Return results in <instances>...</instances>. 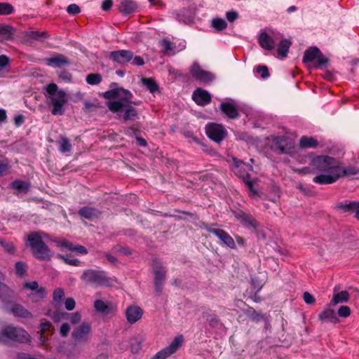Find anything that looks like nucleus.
<instances>
[{"label": "nucleus", "mask_w": 359, "mask_h": 359, "mask_svg": "<svg viewBox=\"0 0 359 359\" xmlns=\"http://www.w3.org/2000/svg\"><path fill=\"white\" fill-rule=\"evenodd\" d=\"M212 26L217 31H222L227 27V23L224 19L217 18L212 20Z\"/></svg>", "instance_id": "obj_43"}, {"label": "nucleus", "mask_w": 359, "mask_h": 359, "mask_svg": "<svg viewBox=\"0 0 359 359\" xmlns=\"http://www.w3.org/2000/svg\"><path fill=\"white\" fill-rule=\"evenodd\" d=\"M153 268L155 274V288L158 293H161L162 291L163 282L165 278L166 271L164 267L161 266V264L158 259H154L153 261Z\"/></svg>", "instance_id": "obj_11"}, {"label": "nucleus", "mask_w": 359, "mask_h": 359, "mask_svg": "<svg viewBox=\"0 0 359 359\" xmlns=\"http://www.w3.org/2000/svg\"><path fill=\"white\" fill-rule=\"evenodd\" d=\"M318 145L317 140L313 137L302 136L299 140V146L301 148H316Z\"/></svg>", "instance_id": "obj_29"}, {"label": "nucleus", "mask_w": 359, "mask_h": 359, "mask_svg": "<svg viewBox=\"0 0 359 359\" xmlns=\"http://www.w3.org/2000/svg\"><path fill=\"white\" fill-rule=\"evenodd\" d=\"M81 279L86 283L96 286H109L110 285V278L103 271L85 270L81 276Z\"/></svg>", "instance_id": "obj_6"}, {"label": "nucleus", "mask_w": 359, "mask_h": 359, "mask_svg": "<svg viewBox=\"0 0 359 359\" xmlns=\"http://www.w3.org/2000/svg\"><path fill=\"white\" fill-rule=\"evenodd\" d=\"M59 150L62 153L71 152L72 145L66 137H61L58 142Z\"/></svg>", "instance_id": "obj_36"}, {"label": "nucleus", "mask_w": 359, "mask_h": 359, "mask_svg": "<svg viewBox=\"0 0 359 359\" xmlns=\"http://www.w3.org/2000/svg\"><path fill=\"white\" fill-rule=\"evenodd\" d=\"M12 187L20 191H27L28 189V185L26 182L20 180L14 181L12 183Z\"/></svg>", "instance_id": "obj_46"}, {"label": "nucleus", "mask_w": 359, "mask_h": 359, "mask_svg": "<svg viewBox=\"0 0 359 359\" xmlns=\"http://www.w3.org/2000/svg\"><path fill=\"white\" fill-rule=\"evenodd\" d=\"M142 348V342L137 338L132 340L130 344L131 351L133 353H137Z\"/></svg>", "instance_id": "obj_51"}, {"label": "nucleus", "mask_w": 359, "mask_h": 359, "mask_svg": "<svg viewBox=\"0 0 359 359\" xmlns=\"http://www.w3.org/2000/svg\"><path fill=\"white\" fill-rule=\"evenodd\" d=\"M132 64L134 65L142 66L144 64V61L141 56H135L132 59Z\"/></svg>", "instance_id": "obj_64"}, {"label": "nucleus", "mask_w": 359, "mask_h": 359, "mask_svg": "<svg viewBox=\"0 0 359 359\" xmlns=\"http://www.w3.org/2000/svg\"><path fill=\"white\" fill-rule=\"evenodd\" d=\"M0 341L7 345L25 344L31 341V337L25 329L9 325L0 330Z\"/></svg>", "instance_id": "obj_2"}, {"label": "nucleus", "mask_w": 359, "mask_h": 359, "mask_svg": "<svg viewBox=\"0 0 359 359\" xmlns=\"http://www.w3.org/2000/svg\"><path fill=\"white\" fill-rule=\"evenodd\" d=\"M11 312L17 317L23 318H32V313L24 306L20 304H13L11 309Z\"/></svg>", "instance_id": "obj_26"}, {"label": "nucleus", "mask_w": 359, "mask_h": 359, "mask_svg": "<svg viewBox=\"0 0 359 359\" xmlns=\"http://www.w3.org/2000/svg\"><path fill=\"white\" fill-rule=\"evenodd\" d=\"M318 318L323 323L327 322L336 324L339 321L335 311L329 308L324 309L318 315Z\"/></svg>", "instance_id": "obj_25"}, {"label": "nucleus", "mask_w": 359, "mask_h": 359, "mask_svg": "<svg viewBox=\"0 0 359 359\" xmlns=\"http://www.w3.org/2000/svg\"><path fill=\"white\" fill-rule=\"evenodd\" d=\"M280 41L278 44L277 53L278 55L282 57H285L287 55L289 48L292 44L291 41L288 39H281L280 36L278 37Z\"/></svg>", "instance_id": "obj_28"}, {"label": "nucleus", "mask_w": 359, "mask_h": 359, "mask_svg": "<svg viewBox=\"0 0 359 359\" xmlns=\"http://www.w3.org/2000/svg\"><path fill=\"white\" fill-rule=\"evenodd\" d=\"M273 148L279 154H290L294 149V142L287 136H276L273 140Z\"/></svg>", "instance_id": "obj_8"}, {"label": "nucleus", "mask_w": 359, "mask_h": 359, "mask_svg": "<svg viewBox=\"0 0 359 359\" xmlns=\"http://www.w3.org/2000/svg\"><path fill=\"white\" fill-rule=\"evenodd\" d=\"M67 11L70 15H76L81 12V8L78 5L72 4L68 6Z\"/></svg>", "instance_id": "obj_57"}, {"label": "nucleus", "mask_w": 359, "mask_h": 359, "mask_svg": "<svg viewBox=\"0 0 359 359\" xmlns=\"http://www.w3.org/2000/svg\"><path fill=\"white\" fill-rule=\"evenodd\" d=\"M137 6L136 2L133 0H120L118 9L121 13L127 15L134 12Z\"/></svg>", "instance_id": "obj_23"}, {"label": "nucleus", "mask_w": 359, "mask_h": 359, "mask_svg": "<svg viewBox=\"0 0 359 359\" xmlns=\"http://www.w3.org/2000/svg\"><path fill=\"white\" fill-rule=\"evenodd\" d=\"M103 96L104 98L110 100L117 98L118 95V88L112 89L104 93Z\"/></svg>", "instance_id": "obj_53"}, {"label": "nucleus", "mask_w": 359, "mask_h": 359, "mask_svg": "<svg viewBox=\"0 0 359 359\" xmlns=\"http://www.w3.org/2000/svg\"><path fill=\"white\" fill-rule=\"evenodd\" d=\"M349 298V294L347 291H341L333 295L330 304L335 306L337 304L346 302Z\"/></svg>", "instance_id": "obj_32"}, {"label": "nucleus", "mask_w": 359, "mask_h": 359, "mask_svg": "<svg viewBox=\"0 0 359 359\" xmlns=\"http://www.w3.org/2000/svg\"><path fill=\"white\" fill-rule=\"evenodd\" d=\"M94 306L96 311L105 314H109L112 310L111 308L106 304L102 300L100 299L95 302Z\"/></svg>", "instance_id": "obj_38"}, {"label": "nucleus", "mask_w": 359, "mask_h": 359, "mask_svg": "<svg viewBox=\"0 0 359 359\" xmlns=\"http://www.w3.org/2000/svg\"><path fill=\"white\" fill-rule=\"evenodd\" d=\"M190 72L194 79L203 83H208L212 81L214 79V76L211 73L202 69L200 65L197 63L193 64L191 67Z\"/></svg>", "instance_id": "obj_13"}, {"label": "nucleus", "mask_w": 359, "mask_h": 359, "mask_svg": "<svg viewBox=\"0 0 359 359\" xmlns=\"http://www.w3.org/2000/svg\"><path fill=\"white\" fill-rule=\"evenodd\" d=\"M57 257L62 259L65 264L69 265L78 266L81 264V262L77 259H69V257L62 255H57Z\"/></svg>", "instance_id": "obj_47"}, {"label": "nucleus", "mask_w": 359, "mask_h": 359, "mask_svg": "<svg viewBox=\"0 0 359 359\" xmlns=\"http://www.w3.org/2000/svg\"><path fill=\"white\" fill-rule=\"evenodd\" d=\"M14 11L13 6L8 3H0V15H9Z\"/></svg>", "instance_id": "obj_44"}, {"label": "nucleus", "mask_w": 359, "mask_h": 359, "mask_svg": "<svg viewBox=\"0 0 359 359\" xmlns=\"http://www.w3.org/2000/svg\"><path fill=\"white\" fill-rule=\"evenodd\" d=\"M62 316H66V319L69 320L72 324H77L81 320V315L79 312H75L69 313L67 312H62Z\"/></svg>", "instance_id": "obj_42"}, {"label": "nucleus", "mask_w": 359, "mask_h": 359, "mask_svg": "<svg viewBox=\"0 0 359 359\" xmlns=\"http://www.w3.org/2000/svg\"><path fill=\"white\" fill-rule=\"evenodd\" d=\"M79 215L82 217L93 219L94 218L98 217L100 215V212L95 208L91 207H83L79 210Z\"/></svg>", "instance_id": "obj_27"}, {"label": "nucleus", "mask_w": 359, "mask_h": 359, "mask_svg": "<svg viewBox=\"0 0 359 359\" xmlns=\"http://www.w3.org/2000/svg\"><path fill=\"white\" fill-rule=\"evenodd\" d=\"M207 230L210 233H212L217 236L223 242V243L227 245L228 247L233 249L236 248V244L233 238L223 229L210 227L207 229Z\"/></svg>", "instance_id": "obj_17"}, {"label": "nucleus", "mask_w": 359, "mask_h": 359, "mask_svg": "<svg viewBox=\"0 0 359 359\" xmlns=\"http://www.w3.org/2000/svg\"><path fill=\"white\" fill-rule=\"evenodd\" d=\"M70 331V326L68 323H63L60 329V334L62 337H66Z\"/></svg>", "instance_id": "obj_60"}, {"label": "nucleus", "mask_w": 359, "mask_h": 359, "mask_svg": "<svg viewBox=\"0 0 359 359\" xmlns=\"http://www.w3.org/2000/svg\"><path fill=\"white\" fill-rule=\"evenodd\" d=\"M208 137L216 142H220L226 134V130L221 125L209 123L205 127Z\"/></svg>", "instance_id": "obj_10"}, {"label": "nucleus", "mask_w": 359, "mask_h": 359, "mask_svg": "<svg viewBox=\"0 0 359 359\" xmlns=\"http://www.w3.org/2000/svg\"><path fill=\"white\" fill-rule=\"evenodd\" d=\"M128 104H126L124 102H123L122 101H112V102H109L108 103V108L109 109L114 112V113H116V112H118V111H121V110L123 108V107H126Z\"/></svg>", "instance_id": "obj_40"}, {"label": "nucleus", "mask_w": 359, "mask_h": 359, "mask_svg": "<svg viewBox=\"0 0 359 359\" xmlns=\"http://www.w3.org/2000/svg\"><path fill=\"white\" fill-rule=\"evenodd\" d=\"M351 314V309L348 306H341L338 309V315L340 317L347 318Z\"/></svg>", "instance_id": "obj_56"}, {"label": "nucleus", "mask_w": 359, "mask_h": 359, "mask_svg": "<svg viewBox=\"0 0 359 359\" xmlns=\"http://www.w3.org/2000/svg\"><path fill=\"white\" fill-rule=\"evenodd\" d=\"M359 168L354 165L341 167L337 161V168L333 175H319L313 178V182L318 184H331L336 182L339 179L357 175Z\"/></svg>", "instance_id": "obj_4"}, {"label": "nucleus", "mask_w": 359, "mask_h": 359, "mask_svg": "<svg viewBox=\"0 0 359 359\" xmlns=\"http://www.w3.org/2000/svg\"><path fill=\"white\" fill-rule=\"evenodd\" d=\"M302 61L305 64L313 62L315 67L321 68L326 67L328 59L317 47H310L304 52Z\"/></svg>", "instance_id": "obj_7"}, {"label": "nucleus", "mask_w": 359, "mask_h": 359, "mask_svg": "<svg viewBox=\"0 0 359 359\" xmlns=\"http://www.w3.org/2000/svg\"><path fill=\"white\" fill-rule=\"evenodd\" d=\"M183 341V336L179 335L173 339V341L168 346L162 349V351L166 355L167 357H169L179 349V348L182 346Z\"/></svg>", "instance_id": "obj_22"}, {"label": "nucleus", "mask_w": 359, "mask_h": 359, "mask_svg": "<svg viewBox=\"0 0 359 359\" xmlns=\"http://www.w3.org/2000/svg\"><path fill=\"white\" fill-rule=\"evenodd\" d=\"M26 36L29 40L41 41L48 38L46 32L29 31L26 34Z\"/></svg>", "instance_id": "obj_34"}, {"label": "nucleus", "mask_w": 359, "mask_h": 359, "mask_svg": "<svg viewBox=\"0 0 359 359\" xmlns=\"http://www.w3.org/2000/svg\"><path fill=\"white\" fill-rule=\"evenodd\" d=\"M337 207L344 212H355V217L359 219V201H345L338 203Z\"/></svg>", "instance_id": "obj_19"}, {"label": "nucleus", "mask_w": 359, "mask_h": 359, "mask_svg": "<svg viewBox=\"0 0 359 359\" xmlns=\"http://www.w3.org/2000/svg\"><path fill=\"white\" fill-rule=\"evenodd\" d=\"M278 40V36L272 38L266 32H263L259 36L258 43L262 48L271 50L275 48Z\"/></svg>", "instance_id": "obj_16"}, {"label": "nucleus", "mask_w": 359, "mask_h": 359, "mask_svg": "<svg viewBox=\"0 0 359 359\" xmlns=\"http://www.w3.org/2000/svg\"><path fill=\"white\" fill-rule=\"evenodd\" d=\"M256 71L258 74H260L262 79H266L270 75L268 67L265 65H258Z\"/></svg>", "instance_id": "obj_49"}, {"label": "nucleus", "mask_w": 359, "mask_h": 359, "mask_svg": "<svg viewBox=\"0 0 359 359\" xmlns=\"http://www.w3.org/2000/svg\"><path fill=\"white\" fill-rule=\"evenodd\" d=\"M337 168V159L327 155H318L313 156L308 166L294 169L299 175L313 174L333 175Z\"/></svg>", "instance_id": "obj_1"}, {"label": "nucleus", "mask_w": 359, "mask_h": 359, "mask_svg": "<svg viewBox=\"0 0 359 359\" xmlns=\"http://www.w3.org/2000/svg\"><path fill=\"white\" fill-rule=\"evenodd\" d=\"M70 251L76 252L80 255H86L88 252L86 247L81 245H74L73 244Z\"/></svg>", "instance_id": "obj_55"}, {"label": "nucleus", "mask_w": 359, "mask_h": 359, "mask_svg": "<svg viewBox=\"0 0 359 359\" xmlns=\"http://www.w3.org/2000/svg\"><path fill=\"white\" fill-rule=\"evenodd\" d=\"M143 314L142 309L137 306H130L126 311L127 320L130 324H133L139 320Z\"/></svg>", "instance_id": "obj_20"}, {"label": "nucleus", "mask_w": 359, "mask_h": 359, "mask_svg": "<svg viewBox=\"0 0 359 359\" xmlns=\"http://www.w3.org/2000/svg\"><path fill=\"white\" fill-rule=\"evenodd\" d=\"M118 95L119 96L117 98L119 99V101H122L126 104L132 102L133 94L129 90L118 88Z\"/></svg>", "instance_id": "obj_35"}, {"label": "nucleus", "mask_w": 359, "mask_h": 359, "mask_svg": "<svg viewBox=\"0 0 359 359\" xmlns=\"http://www.w3.org/2000/svg\"><path fill=\"white\" fill-rule=\"evenodd\" d=\"M47 104L53 106L51 113L53 115H62L64 113L63 107L67 102V95L63 90H58L55 83H50L46 88Z\"/></svg>", "instance_id": "obj_3"}, {"label": "nucleus", "mask_w": 359, "mask_h": 359, "mask_svg": "<svg viewBox=\"0 0 359 359\" xmlns=\"http://www.w3.org/2000/svg\"><path fill=\"white\" fill-rule=\"evenodd\" d=\"M76 305V302L74 299L72 297H69L66 299L65 302V306L67 310L72 311L74 309Z\"/></svg>", "instance_id": "obj_61"}, {"label": "nucleus", "mask_w": 359, "mask_h": 359, "mask_svg": "<svg viewBox=\"0 0 359 359\" xmlns=\"http://www.w3.org/2000/svg\"><path fill=\"white\" fill-rule=\"evenodd\" d=\"M133 53L128 50H118L109 53V59L120 65H124L132 60Z\"/></svg>", "instance_id": "obj_15"}, {"label": "nucleus", "mask_w": 359, "mask_h": 359, "mask_svg": "<svg viewBox=\"0 0 359 359\" xmlns=\"http://www.w3.org/2000/svg\"><path fill=\"white\" fill-rule=\"evenodd\" d=\"M192 99L198 105L205 106L210 102L211 96L207 90L197 88L193 93Z\"/></svg>", "instance_id": "obj_18"}, {"label": "nucleus", "mask_w": 359, "mask_h": 359, "mask_svg": "<svg viewBox=\"0 0 359 359\" xmlns=\"http://www.w3.org/2000/svg\"><path fill=\"white\" fill-rule=\"evenodd\" d=\"M160 45L163 48V51L166 55H173L175 53V45L172 43L168 38L161 41Z\"/></svg>", "instance_id": "obj_30"}, {"label": "nucleus", "mask_w": 359, "mask_h": 359, "mask_svg": "<svg viewBox=\"0 0 359 359\" xmlns=\"http://www.w3.org/2000/svg\"><path fill=\"white\" fill-rule=\"evenodd\" d=\"M65 297V292L62 288H57L53 292V302H60Z\"/></svg>", "instance_id": "obj_50"}, {"label": "nucleus", "mask_w": 359, "mask_h": 359, "mask_svg": "<svg viewBox=\"0 0 359 359\" xmlns=\"http://www.w3.org/2000/svg\"><path fill=\"white\" fill-rule=\"evenodd\" d=\"M0 245L7 252L13 253L15 250V246L11 242H6L3 239H0Z\"/></svg>", "instance_id": "obj_48"}, {"label": "nucleus", "mask_w": 359, "mask_h": 359, "mask_svg": "<svg viewBox=\"0 0 359 359\" xmlns=\"http://www.w3.org/2000/svg\"><path fill=\"white\" fill-rule=\"evenodd\" d=\"M13 35L12 27L6 25H0V37L4 39H10Z\"/></svg>", "instance_id": "obj_39"}, {"label": "nucleus", "mask_w": 359, "mask_h": 359, "mask_svg": "<svg viewBox=\"0 0 359 359\" xmlns=\"http://www.w3.org/2000/svg\"><path fill=\"white\" fill-rule=\"evenodd\" d=\"M8 163L4 161L0 162V175H4L8 173Z\"/></svg>", "instance_id": "obj_63"}, {"label": "nucleus", "mask_w": 359, "mask_h": 359, "mask_svg": "<svg viewBox=\"0 0 359 359\" xmlns=\"http://www.w3.org/2000/svg\"><path fill=\"white\" fill-rule=\"evenodd\" d=\"M220 109L223 114L231 119H236L239 117L237 108L231 102H222L220 104Z\"/></svg>", "instance_id": "obj_21"}, {"label": "nucleus", "mask_w": 359, "mask_h": 359, "mask_svg": "<svg viewBox=\"0 0 359 359\" xmlns=\"http://www.w3.org/2000/svg\"><path fill=\"white\" fill-rule=\"evenodd\" d=\"M24 287L31 290L32 292L29 294V298L32 302H37L46 297V290L44 287H39L36 281L25 283Z\"/></svg>", "instance_id": "obj_14"}, {"label": "nucleus", "mask_w": 359, "mask_h": 359, "mask_svg": "<svg viewBox=\"0 0 359 359\" xmlns=\"http://www.w3.org/2000/svg\"><path fill=\"white\" fill-rule=\"evenodd\" d=\"M41 340L45 341L46 337V334H49L52 332L53 326L50 322L46 321L44 323H41Z\"/></svg>", "instance_id": "obj_37"}, {"label": "nucleus", "mask_w": 359, "mask_h": 359, "mask_svg": "<svg viewBox=\"0 0 359 359\" xmlns=\"http://www.w3.org/2000/svg\"><path fill=\"white\" fill-rule=\"evenodd\" d=\"M142 82L144 86L151 93H155L158 92L159 88L156 81L152 78H144L142 79Z\"/></svg>", "instance_id": "obj_33"}, {"label": "nucleus", "mask_w": 359, "mask_h": 359, "mask_svg": "<svg viewBox=\"0 0 359 359\" xmlns=\"http://www.w3.org/2000/svg\"><path fill=\"white\" fill-rule=\"evenodd\" d=\"M226 18L229 22H233L238 18V12L231 11L226 13Z\"/></svg>", "instance_id": "obj_59"}, {"label": "nucleus", "mask_w": 359, "mask_h": 359, "mask_svg": "<svg viewBox=\"0 0 359 359\" xmlns=\"http://www.w3.org/2000/svg\"><path fill=\"white\" fill-rule=\"evenodd\" d=\"M10 293L9 288L4 283L0 282V299L4 300Z\"/></svg>", "instance_id": "obj_54"}, {"label": "nucleus", "mask_w": 359, "mask_h": 359, "mask_svg": "<svg viewBox=\"0 0 359 359\" xmlns=\"http://www.w3.org/2000/svg\"><path fill=\"white\" fill-rule=\"evenodd\" d=\"M55 244L57 247L67 248L69 250H71V248L72 247V243L65 239L57 241H55Z\"/></svg>", "instance_id": "obj_58"}, {"label": "nucleus", "mask_w": 359, "mask_h": 359, "mask_svg": "<svg viewBox=\"0 0 359 359\" xmlns=\"http://www.w3.org/2000/svg\"><path fill=\"white\" fill-rule=\"evenodd\" d=\"M102 80V76L100 74L91 73L86 76V81L90 85H97Z\"/></svg>", "instance_id": "obj_41"}, {"label": "nucleus", "mask_w": 359, "mask_h": 359, "mask_svg": "<svg viewBox=\"0 0 359 359\" xmlns=\"http://www.w3.org/2000/svg\"><path fill=\"white\" fill-rule=\"evenodd\" d=\"M234 217L246 228L255 230L259 227V223L250 215H248L241 210L233 211Z\"/></svg>", "instance_id": "obj_12"}, {"label": "nucleus", "mask_w": 359, "mask_h": 359, "mask_svg": "<svg viewBox=\"0 0 359 359\" xmlns=\"http://www.w3.org/2000/svg\"><path fill=\"white\" fill-rule=\"evenodd\" d=\"M15 270L16 273L18 276H22L26 271H27V266L25 263L19 262L15 264Z\"/></svg>", "instance_id": "obj_52"}, {"label": "nucleus", "mask_w": 359, "mask_h": 359, "mask_svg": "<svg viewBox=\"0 0 359 359\" xmlns=\"http://www.w3.org/2000/svg\"><path fill=\"white\" fill-rule=\"evenodd\" d=\"M46 64L54 67H61L69 64L68 58L62 54L46 59Z\"/></svg>", "instance_id": "obj_24"}, {"label": "nucleus", "mask_w": 359, "mask_h": 359, "mask_svg": "<svg viewBox=\"0 0 359 359\" xmlns=\"http://www.w3.org/2000/svg\"><path fill=\"white\" fill-rule=\"evenodd\" d=\"M91 325L88 322H83L74 327L72 336L76 342H86L91 333Z\"/></svg>", "instance_id": "obj_9"}, {"label": "nucleus", "mask_w": 359, "mask_h": 359, "mask_svg": "<svg viewBox=\"0 0 359 359\" xmlns=\"http://www.w3.org/2000/svg\"><path fill=\"white\" fill-rule=\"evenodd\" d=\"M28 245L31 248L34 256L40 260L49 261L52 254L48 246L43 241L39 232H32L28 235Z\"/></svg>", "instance_id": "obj_5"}, {"label": "nucleus", "mask_w": 359, "mask_h": 359, "mask_svg": "<svg viewBox=\"0 0 359 359\" xmlns=\"http://www.w3.org/2000/svg\"><path fill=\"white\" fill-rule=\"evenodd\" d=\"M206 320L209 323V325L212 327H217L220 324V319L215 313H210L207 315Z\"/></svg>", "instance_id": "obj_45"}, {"label": "nucleus", "mask_w": 359, "mask_h": 359, "mask_svg": "<svg viewBox=\"0 0 359 359\" xmlns=\"http://www.w3.org/2000/svg\"><path fill=\"white\" fill-rule=\"evenodd\" d=\"M304 302L308 304H313L315 303L316 299L309 292H305L303 294Z\"/></svg>", "instance_id": "obj_62"}, {"label": "nucleus", "mask_w": 359, "mask_h": 359, "mask_svg": "<svg viewBox=\"0 0 359 359\" xmlns=\"http://www.w3.org/2000/svg\"><path fill=\"white\" fill-rule=\"evenodd\" d=\"M126 108V111L123 116V119L125 122L135 121L139 118L137 110L133 106L128 104Z\"/></svg>", "instance_id": "obj_31"}]
</instances>
